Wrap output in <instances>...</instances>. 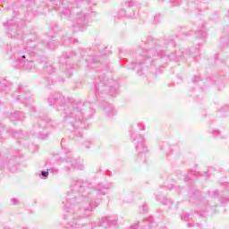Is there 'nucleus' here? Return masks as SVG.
<instances>
[{
	"label": "nucleus",
	"mask_w": 229,
	"mask_h": 229,
	"mask_svg": "<svg viewBox=\"0 0 229 229\" xmlns=\"http://www.w3.org/2000/svg\"><path fill=\"white\" fill-rule=\"evenodd\" d=\"M0 213H1V209H0Z\"/></svg>",
	"instance_id": "bf43d9fd"
},
{
	"label": "nucleus",
	"mask_w": 229,
	"mask_h": 229,
	"mask_svg": "<svg viewBox=\"0 0 229 229\" xmlns=\"http://www.w3.org/2000/svg\"><path fill=\"white\" fill-rule=\"evenodd\" d=\"M100 57H102V55H100V56L99 55H96L95 56V62H96V60L99 59Z\"/></svg>",
	"instance_id": "49530a36"
},
{
	"label": "nucleus",
	"mask_w": 229,
	"mask_h": 229,
	"mask_svg": "<svg viewBox=\"0 0 229 229\" xmlns=\"http://www.w3.org/2000/svg\"><path fill=\"white\" fill-rule=\"evenodd\" d=\"M133 4H135V2L132 1V0H130V1L125 2V6H126L127 8H131V6H133Z\"/></svg>",
	"instance_id": "bb28decb"
},
{
	"label": "nucleus",
	"mask_w": 229,
	"mask_h": 229,
	"mask_svg": "<svg viewBox=\"0 0 229 229\" xmlns=\"http://www.w3.org/2000/svg\"><path fill=\"white\" fill-rule=\"evenodd\" d=\"M12 135H13V137H17V135H19V131H13Z\"/></svg>",
	"instance_id": "c9c22d12"
},
{
	"label": "nucleus",
	"mask_w": 229,
	"mask_h": 229,
	"mask_svg": "<svg viewBox=\"0 0 229 229\" xmlns=\"http://www.w3.org/2000/svg\"><path fill=\"white\" fill-rule=\"evenodd\" d=\"M62 42L64 46H71V44H76L78 42L77 39H74L72 38H63Z\"/></svg>",
	"instance_id": "dca6fc26"
},
{
	"label": "nucleus",
	"mask_w": 229,
	"mask_h": 229,
	"mask_svg": "<svg viewBox=\"0 0 229 229\" xmlns=\"http://www.w3.org/2000/svg\"><path fill=\"white\" fill-rule=\"evenodd\" d=\"M7 90H8V86H6V84H4V83H3V84L0 83V91L6 92Z\"/></svg>",
	"instance_id": "a878e982"
},
{
	"label": "nucleus",
	"mask_w": 229,
	"mask_h": 229,
	"mask_svg": "<svg viewBox=\"0 0 229 229\" xmlns=\"http://www.w3.org/2000/svg\"><path fill=\"white\" fill-rule=\"evenodd\" d=\"M11 202H12L13 205H19V199L13 198L11 199Z\"/></svg>",
	"instance_id": "7c9ffc66"
},
{
	"label": "nucleus",
	"mask_w": 229,
	"mask_h": 229,
	"mask_svg": "<svg viewBox=\"0 0 229 229\" xmlns=\"http://www.w3.org/2000/svg\"><path fill=\"white\" fill-rule=\"evenodd\" d=\"M133 15H135V13L127 14L126 10H124V9H120L118 11V19H124V17H133Z\"/></svg>",
	"instance_id": "f3484780"
},
{
	"label": "nucleus",
	"mask_w": 229,
	"mask_h": 229,
	"mask_svg": "<svg viewBox=\"0 0 229 229\" xmlns=\"http://www.w3.org/2000/svg\"><path fill=\"white\" fill-rule=\"evenodd\" d=\"M83 169H85V165H83V160L80 158L68 157L64 160V171H66V173H72V171H83Z\"/></svg>",
	"instance_id": "0eeeda50"
},
{
	"label": "nucleus",
	"mask_w": 229,
	"mask_h": 229,
	"mask_svg": "<svg viewBox=\"0 0 229 229\" xmlns=\"http://www.w3.org/2000/svg\"><path fill=\"white\" fill-rule=\"evenodd\" d=\"M76 55V52H65L63 54L64 58H72Z\"/></svg>",
	"instance_id": "5701e85b"
},
{
	"label": "nucleus",
	"mask_w": 229,
	"mask_h": 229,
	"mask_svg": "<svg viewBox=\"0 0 229 229\" xmlns=\"http://www.w3.org/2000/svg\"><path fill=\"white\" fill-rule=\"evenodd\" d=\"M199 38H205L207 37V30L205 26H202L201 29L198 31Z\"/></svg>",
	"instance_id": "aec40b11"
},
{
	"label": "nucleus",
	"mask_w": 229,
	"mask_h": 229,
	"mask_svg": "<svg viewBox=\"0 0 229 229\" xmlns=\"http://www.w3.org/2000/svg\"><path fill=\"white\" fill-rule=\"evenodd\" d=\"M93 4H94V6H96L98 4V2L94 1Z\"/></svg>",
	"instance_id": "864d4df0"
},
{
	"label": "nucleus",
	"mask_w": 229,
	"mask_h": 229,
	"mask_svg": "<svg viewBox=\"0 0 229 229\" xmlns=\"http://www.w3.org/2000/svg\"><path fill=\"white\" fill-rule=\"evenodd\" d=\"M212 135L214 137H219V135H221V131H212Z\"/></svg>",
	"instance_id": "2f4dec72"
},
{
	"label": "nucleus",
	"mask_w": 229,
	"mask_h": 229,
	"mask_svg": "<svg viewBox=\"0 0 229 229\" xmlns=\"http://www.w3.org/2000/svg\"><path fill=\"white\" fill-rule=\"evenodd\" d=\"M192 226H194V224H193V223H189V224H188V227H189V228H192Z\"/></svg>",
	"instance_id": "c03bdc74"
},
{
	"label": "nucleus",
	"mask_w": 229,
	"mask_h": 229,
	"mask_svg": "<svg viewBox=\"0 0 229 229\" xmlns=\"http://www.w3.org/2000/svg\"><path fill=\"white\" fill-rule=\"evenodd\" d=\"M131 139H132L137 151V162H146V157L148 154V146L144 142V135L136 134L133 129H131Z\"/></svg>",
	"instance_id": "20e7f679"
},
{
	"label": "nucleus",
	"mask_w": 229,
	"mask_h": 229,
	"mask_svg": "<svg viewBox=\"0 0 229 229\" xmlns=\"http://www.w3.org/2000/svg\"><path fill=\"white\" fill-rule=\"evenodd\" d=\"M142 208H143V212H146L148 210V206L147 205H143Z\"/></svg>",
	"instance_id": "ea45409f"
},
{
	"label": "nucleus",
	"mask_w": 229,
	"mask_h": 229,
	"mask_svg": "<svg viewBox=\"0 0 229 229\" xmlns=\"http://www.w3.org/2000/svg\"><path fill=\"white\" fill-rule=\"evenodd\" d=\"M49 137V133L47 132H39L38 139H41V140H46Z\"/></svg>",
	"instance_id": "b1692460"
},
{
	"label": "nucleus",
	"mask_w": 229,
	"mask_h": 229,
	"mask_svg": "<svg viewBox=\"0 0 229 229\" xmlns=\"http://www.w3.org/2000/svg\"><path fill=\"white\" fill-rule=\"evenodd\" d=\"M165 146H167L165 143H161L159 145V148H160V149H164V148H165Z\"/></svg>",
	"instance_id": "e433bc0d"
},
{
	"label": "nucleus",
	"mask_w": 229,
	"mask_h": 229,
	"mask_svg": "<svg viewBox=\"0 0 229 229\" xmlns=\"http://www.w3.org/2000/svg\"><path fill=\"white\" fill-rule=\"evenodd\" d=\"M19 58H21V62H20V67H26V62H28L26 60V55H18L17 56V59L19 60Z\"/></svg>",
	"instance_id": "4be33fe9"
},
{
	"label": "nucleus",
	"mask_w": 229,
	"mask_h": 229,
	"mask_svg": "<svg viewBox=\"0 0 229 229\" xmlns=\"http://www.w3.org/2000/svg\"><path fill=\"white\" fill-rule=\"evenodd\" d=\"M14 96L18 101H21V103H28V96H26L24 93H21V95L14 93Z\"/></svg>",
	"instance_id": "a211bd4d"
},
{
	"label": "nucleus",
	"mask_w": 229,
	"mask_h": 229,
	"mask_svg": "<svg viewBox=\"0 0 229 229\" xmlns=\"http://www.w3.org/2000/svg\"><path fill=\"white\" fill-rule=\"evenodd\" d=\"M197 214H199L200 217H205V216H207V213L205 211H197Z\"/></svg>",
	"instance_id": "473e14b6"
},
{
	"label": "nucleus",
	"mask_w": 229,
	"mask_h": 229,
	"mask_svg": "<svg viewBox=\"0 0 229 229\" xmlns=\"http://www.w3.org/2000/svg\"><path fill=\"white\" fill-rule=\"evenodd\" d=\"M11 121H24V113L18 111L11 114Z\"/></svg>",
	"instance_id": "4468645a"
},
{
	"label": "nucleus",
	"mask_w": 229,
	"mask_h": 229,
	"mask_svg": "<svg viewBox=\"0 0 229 229\" xmlns=\"http://www.w3.org/2000/svg\"><path fill=\"white\" fill-rule=\"evenodd\" d=\"M137 228H139V224H135V225H133L131 227V229H137Z\"/></svg>",
	"instance_id": "58836bf2"
},
{
	"label": "nucleus",
	"mask_w": 229,
	"mask_h": 229,
	"mask_svg": "<svg viewBox=\"0 0 229 229\" xmlns=\"http://www.w3.org/2000/svg\"><path fill=\"white\" fill-rule=\"evenodd\" d=\"M95 94L96 96L99 95V87H98V81H95Z\"/></svg>",
	"instance_id": "c85d7f7f"
},
{
	"label": "nucleus",
	"mask_w": 229,
	"mask_h": 229,
	"mask_svg": "<svg viewBox=\"0 0 229 229\" xmlns=\"http://www.w3.org/2000/svg\"><path fill=\"white\" fill-rule=\"evenodd\" d=\"M103 110L104 114L106 115V117H114V115L117 114V110H115V107L112 106V104H109L108 102H105L103 105Z\"/></svg>",
	"instance_id": "9b49d317"
},
{
	"label": "nucleus",
	"mask_w": 229,
	"mask_h": 229,
	"mask_svg": "<svg viewBox=\"0 0 229 229\" xmlns=\"http://www.w3.org/2000/svg\"><path fill=\"white\" fill-rule=\"evenodd\" d=\"M86 62L90 64H95L96 62V59L95 58H92V57H89V58H87L86 59Z\"/></svg>",
	"instance_id": "c756f323"
},
{
	"label": "nucleus",
	"mask_w": 229,
	"mask_h": 229,
	"mask_svg": "<svg viewBox=\"0 0 229 229\" xmlns=\"http://www.w3.org/2000/svg\"><path fill=\"white\" fill-rule=\"evenodd\" d=\"M22 229H30V228H28V227H22Z\"/></svg>",
	"instance_id": "4d7b16f0"
},
{
	"label": "nucleus",
	"mask_w": 229,
	"mask_h": 229,
	"mask_svg": "<svg viewBox=\"0 0 229 229\" xmlns=\"http://www.w3.org/2000/svg\"><path fill=\"white\" fill-rule=\"evenodd\" d=\"M213 168H209L208 172H196V171H190L188 174L186 175L185 181L189 182V180H194V177L198 176H205L206 178H210V173Z\"/></svg>",
	"instance_id": "1a4fd4ad"
},
{
	"label": "nucleus",
	"mask_w": 229,
	"mask_h": 229,
	"mask_svg": "<svg viewBox=\"0 0 229 229\" xmlns=\"http://www.w3.org/2000/svg\"><path fill=\"white\" fill-rule=\"evenodd\" d=\"M82 53H83V54H82ZM82 53H81V55H85V52H82Z\"/></svg>",
	"instance_id": "13d9d810"
},
{
	"label": "nucleus",
	"mask_w": 229,
	"mask_h": 229,
	"mask_svg": "<svg viewBox=\"0 0 229 229\" xmlns=\"http://www.w3.org/2000/svg\"><path fill=\"white\" fill-rule=\"evenodd\" d=\"M224 185H225V187L226 189V191L229 192V183L225 182Z\"/></svg>",
	"instance_id": "4c0bfd02"
},
{
	"label": "nucleus",
	"mask_w": 229,
	"mask_h": 229,
	"mask_svg": "<svg viewBox=\"0 0 229 229\" xmlns=\"http://www.w3.org/2000/svg\"><path fill=\"white\" fill-rule=\"evenodd\" d=\"M213 196H219V192L217 191H213Z\"/></svg>",
	"instance_id": "a19ab883"
},
{
	"label": "nucleus",
	"mask_w": 229,
	"mask_h": 229,
	"mask_svg": "<svg viewBox=\"0 0 229 229\" xmlns=\"http://www.w3.org/2000/svg\"><path fill=\"white\" fill-rule=\"evenodd\" d=\"M198 80H199V77H194L193 78V81H198Z\"/></svg>",
	"instance_id": "09e8293b"
},
{
	"label": "nucleus",
	"mask_w": 229,
	"mask_h": 229,
	"mask_svg": "<svg viewBox=\"0 0 229 229\" xmlns=\"http://www.w3.org/2000/svg\"><path fill=\"white\" fill-rule=\"evenodd\" d=\"M46 71L48 74H53V72H55V68H53V66H47Z\"/></svg>",
	"instance_id": "cd10ccee"
},
{
	"label": "nucleus",
	"mask_w": 229,
	"mask_h": 229,
	"mask_svg": "<svg viewBox=\"0 0 229 229\" xmlns=\"http://www.w3.org/2000/svg\"><path fill=\"white\" fill-rule=\"evenodd\" d=\"M114 187L113 183H107V184H100L97 187V194L98 196H106L107 194L108 191Z\"/></svg>",
	"instance_id": "f8f14e48"
},
{
	"label": "nucleus",
	"mask_w": 229,
	"mask_h": 229,
	"mask_svg": "<svg viewBox=\"0 0 229 229\" xmlns=\"http://www.w3.org/2000/svg\"><path fill=\"white\" fill-rule=\"evenodd\" d=\"M117 225V219L114 216H104L100 221L99 226L108 228V226H115Z\"/></svg>",
	"instance_id": "9d476101"
},
{
	"label": "nucleus",
	"mask_w": 229,
	"mask_h": 229,
	"mask_svg": "<svg viewBox=\"0 0 229 229\" xmlns=\"http://www.w3.org/2000/svg\"><path fill=\"white\" fill-rule=\"evenodd\" d=\"M100 85H105L106 89L101 88V92H103V90H105V92H108L109 96H112L114 98V96H117V89H118V85H117V81L110 79V80H105V81H100Z\"/></svg>",
	"instance_id": "6e6552de"
},
{
	"label": "nucleus",
	"mask_w": 229,
	"mask_h": 229,
	"mask_svg": "<svg viewBox=\"0 0 229 229\" xmlns=\"http://www.w3.org/2000/svg\"><path fill=\"white\" fill-rule=\"evenodd\" d=\"M229 199L228 198H223L221 199V203H228Z\"/></svg>",
	"instance_id": "72a5a7b5"
},
{
	"label": "nucleus",
	"mask_w": 229,
	"mask_h": 229,
	"mask_svg": "<svg viewBox=\"0 0 229 229\" xmlns=\"http://www.w3.org/2000/svg\"><path fill=\"white\" fill-rule=\"evenodd\" d=\"M48 47H49V49H51V50L55 49V47H53V46H52V43H48Z\"/></svg>",
	"instance_id": "79ce46f5"
},
{
	"label": "nucleus",
	"mask_w": 229,
	"mask_h": 229,
	"mask_svg": "<svg viewBox=\"0 0 229 229\" xmlns=\"http://www.w3.org/2000/svg\"><path fill=\"white\" fill-rule=\"evenodd\" d=\"M156 199L163 205H167L168 207L173 205V201L169 199H165V197L156 196Z\"/></svg>",
	"instance_id": "2eb2a0df"
},
{
	"label": "nucleus",
	"mask_w": 229,
	"mask_h": 229,
	"mask_svg": "<svg viewBox=\"0 0 229 229\" xmlns=\"http://www.w3.org/2000/svg\"><path fill=\"white\" fill-rule=\"evenodd\" d=\"M8 24H11V22H10V21H7V22H6V26H8Z\"/></svg>",
	"instance_id": "5fc2aeb1"
},
{
	"label": "nucleus",
	"mask_w": 229,
	"mask_h": 229,
	"mask_svg": "<svg viewBox=\"0 0 229 229\" xmlns=\"http://www.w3.org/2000/svg\"><path fill=\"white\" fill-rule=\"evenodd\" d=\"M77 1V3H81V2H83V1H89V2H90V0H76Z\"/></svg>",
	"instance_id": "a18cd8bd"
},
{
	"label": "nucleus",
	"mask_w": 229,
	"mask_h": 229,
	"mask_svg": "<svg viewBox=\"0 0 229 229\" xmlns=\"http://www.w3.org/2000/svg\"><path fill=\"white\" fill-rule=\"evenodd\" d=\"M157 60V58H166L167 60H176V55H165L164 50L151 48L147 51L146 55L139 59L138 63H133L129 69H134L137 71L139 76H144L148 72H157V68L152 64V60Z\"/></svg>",
	"instance_id": "7ed1b4c3"
},
{
	"label": "nucleus",
	"mask_w": 229,
	"mask_h": 229,
	"mask_svg": "<svg viewBox=\"0 0 229 229\" xmlns=\"http://www.w3.org/2000/svg\"><path fill=\"white\" fill-rule=\"evenodd\" d=\"M148 225H149V226H151V225H153V222H149V224H148Z\"/></svg>",
	"instance_id": "6e6d98bb"
},
{
	"label": "nucleus",
	"mask_w": 229,
	"mask_h": 229,
	"mask_svg": "<svg viewBox=\"0 0 229 229\" xmlns=\"http://www.w3.org/2000/svg\"><path fill=\"white\" fill-rule=\"evenodd\" d=\"M138 128L141 131H146V125L144 124V123L140 122L137 124Z\"/></svg>",
	"instance_id": "393cba45"
},
{
	"label": "nucleus",
	"mask_w": 229,
	"mask_h": 229,
	"mask_svg": "<svg viewBox=\"0 0 229 229\" xmlns=\"http://www.w3.org/2000/svg\"><path fill=\"white\" fill-rule=\"evenodd\" d=\"M96 16L95 12L85 13L84 11L79 12L73 22V29L75 31H85L89 27V19Z\"/></svg>",
	"instance_id": "423d86ee"
},
{
	"label": "nucleus",
	"mask_w": 229,
	"mask_h": 229,
	"mask_svg": "<svg viewBox=\"0 0 229 229\" xmlns=\"http://www.w3.org/2000/svg\"><path fill=\"white\" fill-rule=\"evenodd\" d=\"M158 19H159L158 16L154 17V24H158Z\"/></svg>",
	"instance_id": "f704fd0d"
},
{
	"label": "nucleus",
	"mask_w": 229,
	"mask_h": 229,
	"mask_svg": "<svg viewBox=\"0 0 229 229\" xmlns=\"http://www.w3.org/2000/svg\"><path fill=\"white\" fill-rule=\"evenodd\" d=\"M47 6L48 10L59 11L61 17H71V13H72L71 4L65 0H48Z\"/></svg>",
	"instance_id": "39448f33"
},
{
	"label": "nucleus",
	"mask_w": 229,
	"mask_h": 229,
	"mask_svg": "<svg viewBox=\"0 0 229 229\" xmlns=\"http://www.w3.org/2000/svg\"><path fill=\"white\" fill-rule=\"evenodd\" d=\"M106 49H108V47L105 48V55H108L109 52L106 51Z\"/></svg>",
	"instance_id": "3c124183"
},
{
	"label": "nucleus",
	"mask_w": 229,
	"mask_h": 229,
	"mask_svg": "<svg viewBox=\"0 0 229 229\" xmlns=\"http://www.w3.org/2000/svg\"><path fill=\"white\" fill-rule=\"evenodd\" d=\"M85 147L86 148H90V142L87 141L86 144H85Z\"/></svg>",
	"instance_id": "37998d69"
},
{
	"label": "nucleus",
	"mask_w": 229,
	"mask_h": 229,
	"mask_svg": "<svg viewBox=\"0 0 229 229\" xmlns=\"http://www.w3.org/2000/svg\"><path fill=\"white\" fill-rule=\"evenodd\" d=\"M192 217H194V215L192 214H189V213H182V216H181V218L183 220V221H192Z\"/></svg>",
	"instance_id": "6ab92c4d"
},
{
	"label": "nucleus",
	"mask_w": 229,
	"mask_h": 229,
	"mask_svg": "<svg viewBox=\"0 0 229 229\" xmlns=\"http://www.w3.org/2000/svg\"><path fill=\"white\" fill-rule=\"evenodd\" d=\"M27 64H28V65H33V62H31V61H28Z\"/></svg>",
	"instance_id": "de8ad7c7"
},
{
	"label": "nucleus",
	"mask_w": 229,
	"mask_h": 229,
	"mask_svg": "<svg viewBox=\"0 0 229 229\" xmlns=\"http://www.w3.org/2000/svg\"><path fill=\"white\" fill-rule=\"evenodd\" d=\"M55 171V169L53 168H49L47 171H41V178H44V180L47 179L49 176V173H53Z\"/></svg>",
	"instance_id": "412c9836"
},
{
	"label": "nucleus",
	"mask_w": 229,
	"mask_h": 229,
	"mask_svg": "<svg viewBox=\"0 0 229 229\" xmlns=\"http://www.w3.org/2000/svg\"><path fill=\"white\" fill-rule=\"evenodd\" d=\"M198 228H201V225L200 224H196Z\"/></svg>",
	"instance_id": "603ef678"
},
{
	"label": "nucleus",
	"mask_w": 229,
	"mask_h": 229,
	"mask_svg": "<svg viewBox=\"0 0 229 229\" xmlns=\"http://www.w3.org/2000/svg\"><path fill=\"white\" fill-rule=\"evenodd\" d=\"M48 103L51 106H55L58 112H63V117L72 119L70 121L74 133L77 137H82L83 133L80 131V124H81V119L83 114L80 112V106L74 102L65 101V97L62 94H55L48 98Z\"/></svg>",
	"instance_id": "f03ea898"
},
{
	"label": "nucleus",
	"mask_w": 229,
	"mask_h": 229,
	"mask_svg": "<svg viewBox=\"0 0 229 229\" xmlns=\"http://www.w3.org/2000/svg\"><path fill=\"white\" fill-rule=\"evenodd\" d=\"M37 128H42L43 130H49L51 128V120L49 118H38L37 121Z\"/></svg>",
	"instance_id": "ddd939ff"
},
{
	"label": "nucleus",
	"mask_w": 229,
	"mask_h": 229,
	"mask_svg": "<svg viewBox=\"0 0 229 229\" xmlns=\"http://www.w3.org/2000/svg\"><path fill=\"white\" fill-rule=\"evenodd\" d=\"M96 192V190H92L90 186H85V182L81 179L72 181L70 185V191L67 193V197L63 200L64 208V219L67 224V228L80 229V219H78V214L80 210L84 208V214L89 215L98 208L99 202H98L92 193Z\"/></svg>",
	"instance_id": "f257e3e1"
},
{
	"label": "nucleus",
	"mask_w": 229,
	"mask_h": 229,
	"mask_svg": "<svg viewBox=\"0 0 229 229\" xmlns=\"http://www.w3.org/2000/svg\"><path fill=\"white\" fill-rule=\"evenodd\" d=\"M174 189L175 191H180V187H177V186H174Z\"/></svg>",
	"instance_id": "8fccbe9b"
}]
</instances>
